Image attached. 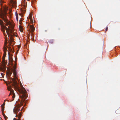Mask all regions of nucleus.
Instances as JSON below:
<instances>
[{"label":"nucleus","mask_w":120,"mask_h":120,"mask_svg":"<svg viewBox=\"0 0 120 120\" xmlns=\"http://www.w3.org/2000/svg\"><path fill=\"white\" fill-rule=\"evenodd\" d=\"M20 92L21 94L20 97L22 99V101L20 104L16 105L14 107L13 110L14 113L15 114V117H18V119L14 118L13 120H20V119L21 117L22 112H21L18 113L20 109L19 108L23 105V103L26 98V91L22 85L20 89Z\"/></svg>","instance_id":"f257e3e1"},{"label":"nucleus","mask_w":120,"mask_h":120,"mask_svg":"<svg viewBox=\"0 0 120 120\" xmlns=\"http://www.w3.org/2000/svg\"><path fill=\"white\" fill-rule=\"evenodd\" d=\"M0 24L1 26V28L4 34V36H7L6 34L5 33V29L6 30V32L7 34L8 37H9L10 35L11 36V40L9 42V44L10 45L11 44L12 42V37L13 36H15V35L14 33H13L14 32L15 30H14V27L13 26L11 25V28H9V27L8 28L6 27L3 24V22L0 19Z\"/></svg>","instance_id":"f03ea898"},{"label":"nucleus","mask_w":120,"mask_h":120,"mask_svg":"<svg viewBox=\"0 0 120 120\" xmlns=\"http://www.w3.org/2000/svg\"><path fill=\"white\" fill-rule=\"evenodd\" d=\"M16 68V66L14 65L13 67V68L12 69V71L13 73L15 78H13L12 79L13 83L11 84V85L15 88L18 89V85L16 81V79H18L16 76L17 74Z\"/></svg>","instance_id":"7ed1b4c3"},{"label":"nucleus","mask_w":120,"mask_h":120,"mask_svg":"<svg viewBox=\"0 0 120 120\" xmlns=\"http://www.w3.org/2000/svg\"><path fill=\"white\" fill-rule=\"evenodd\" d=\"M2 1V0H1L0 2H1ZM8 10L7 7H4L3 9V12H0V17L5 22L7 23V25H9V22L6 19L7 17L6 16Z\"/></svg>","instance_id":"20e7f679"},{"label":"nucleus","mask_w":120,"mask_h":120,"mask_svg":"<svg viewBox=\"0 0 120 120\" xmlns=\"http://www.w3.org/2000/svg\"><path fill=\"white\" fill-rule=\"evenodd\" d=\"M11 86H8L7 88L8 90L9 91L11 92H12L13 95L12 97L13 98V100L14 99V98L15 97V95L14 93V90L11 88Z\"/></svg>","instance_id":"39448f33"},{"label":"nucleus","mask_w":120,"mask_h":120,"mask_svg":"<svg viewBox=\"0 0 120 120\" xmlns=\"http://www.w3.org/2000/svg\"><path fill=\"white\" fill-rule=\"evenodd\" d=\"M30 30H31L32 32H34L35 30V28L34 26L33 25H30Z\"/></svg>","instance_id":"423d86ee"},{"label":"nucleus","mask_w":120,"mask_h":120,"mask_svg":"<svg viewBox=\"0 0 120 120\" xmlns=\"http://www.w3.org/2000/svg\"><path fill=\"white\" fill-rule=\"evenodd\" d=\"M11 3L13 7H14L16 4V3L15 1L13 0H11Z\"/></svg>","instance_id":"0eeeda50"},{"label":"nucleus","mask_w":120,"mask_h":120,"mask_svg":"<svg viewBox=\"0 0 120 120\" xmlns=\"http://www.w3.org/2000/svg\"><path fill=\"white\" fill-rule=\"evenodd\" d=\"M29 18L30 20V22L32 24H33V20L32 18V16L31 14H30V15L29 16Z\"/></svg>","instance_id":"6e6552de"},{"label":"nucleus","mask_w":120,"mask_h":120,"mask_svg":"<svg viewBox=\"0 0 120 120\" xmlns=\"http://www.w3.org/2000/svg\"><path fill=\"white\" fill-rule=\"evenodd\" d=\"M15 15L16 18V20L17 21H18V15L17 12H15Z\"/></svg>","instance_id":"1a4fd4ad"},{"label":"nucleus","mask_w":120,"mask_h":120,"mask_svg":"<svg viewBox=\"0 0 120 120\" xmlns=\"http://www.w3.org/2000/svg\"><path fill=\"white\" fill-rule=\"evenodd\" d=\"M19 30H20V31L21 32H22L23 30L22 29V27H21V26H19Z\"/></svg>","instance_id":"9d476101"},{"label":"nucleus","mask_w":120,"mask_h":120,"mask_svg":"<svg viewBox=\"0 0 120 120\" xmlns=\"http://www.w3.org/2000/svg\"><path fill=\"white\" fill-rule=\"evenodd\" d=\"M8 101L7 100H4V103L1 105V106H4L5 105V101Z\"/></svg>","instance_id":"9b49d317"},{"label":"nucleus","mask_w":120,"mask_h":120,"mask_svg":"<svg viewBox=\"0 0 120 120\" xmlns=\"http://www.w3.org/2000/svg\"><path fill=\"white\" fill-rule=\"evenodd\" d=\"M2 108V112L3 113V112L4 111V107L3 106H2L1 107Z\"/></svg>","instance_id":"f8f14e48"},{"label":"nucleus","mask_w":120,"mask_h":120,"mask_svg":"<svg viewBox=\"0 0 120 120\" xmlns=\"http://www.w3.org/2000/svg\"><path fill=\"white\" fill-rule=\"evenodd\" d=\"M2 113L3 114V115L4 118L5 119H6V118H7V117L5 115V114L3 112Z\"/></svg>","instance_id":"ddd939ff"},{"label":"nucleus","mask_w":120,"mask_h":120,"mask_svg":"<svg viewBox=\"0 0 120 120\" xmlns=\"http://www.w3.org/2000/svg\"><path fill=\"white\" fill-rule=\"evenodd\" d=\"M12 59L11 58H9V62H11V61Z\"/></svg>","instance_id":"4468645a"},{"label":"nucleus","mask_w":120,"mask_h":120,"mask_svg":"<svg viewBox=\"0 0 120 120\" xmlns=\"http://www.w3.org/2000/svg\"><path fill=\"white\" fill-rule=\"evenodd\" d=\"M108 27H106V28L105 31H107L108 30Z\"/></svg>","instance_id":"2eb2a0df"},{"label":"nucleus","mask_w":120,"mask_h":120,"mask_svg":"<svg viewBox=\"0 0 120 120\" xmlns=\"http://www.w3.org/2000/svg\"><path fill=\"white\" fill-rule=\"evenodd\" d=\"M5 56H3V60H5Z\"/></svg>","instance_id":"dca6fc26"},{"label":"nucleus","mask_w":120,"mask_h":120,"mask_svg":"<svg viewBox=\"0 0 120 120\" xmlns=\"http://www.w3.org/2000/svg\"><path fill=\"white\" fill-rule=\"evenodd\" d=\"M31 36H33V37H34V35L32 33H31Z\"/></svg>","instance_id":"f3484780"},{"label":"nucleus","mask_w":120,"mask_h":120,"mask_svg":"<svg viewBox=\"0 0 120 120\" xmlns=\"http://www.w3.org/2000/svg\"><path fill=\"white\" fill-rule=\"evenodd\" d=\"M23 108H24L23 107L22 108V109L21 110V112H22V109H23Z\"/></svg>","instance_id":"a211bd4d"},{"label":"nucleus","mask_w":120,"mask_h":120,"mask_svg":"<svg viewBox=\"0 0 120 120\" xmlns=\"http://www.w3.org/2000/svg\"><path fill=\"white\" fill-rule=\"evenodd\" d=\"M10 92V94H9V96H10V95H11V93H12V92Z\"/></svg>","instance_id":"6ab92c4d"},{"label":"nucleus","mask_w":120,"mask_h":120,"mask_svg":"<svg viewBox=\"0 0 120 120\" xmlns=\"http://www.w3.org/2000/svg\"><path fill=\"white\" fill-rule=\"evenodd\" d=\"M5 44L6 45H7V42H6L5 41Z\"/></svg>","instance_id":"aec40b11"},{"label":"nucleus","mask_w":120,"mask_h":120,"mask_svg":"<svg viewBox=\"0 0 120 120\" xmlns=\"http://www.w3.org/2000/svg\"><path fill=\"white\" fill-rule=\"evenodd\" d=\"M12 74V72H11V74Z\"/></svg>","instance_id":"412c9836"},{"label":"nucleus","mask_w":120,"mask_h":120,"mask_svg":"<svg viewBox=\"0 0 120 120\" xmlns=\"http://www.w3.org/2000/svg\"><path fill=\"white\" fill-rule=\"evenodd\" d=\"M7 86H8V85L7 84Z\"/></svg>","instance_id":"4be33fe9"}]
</instances>
